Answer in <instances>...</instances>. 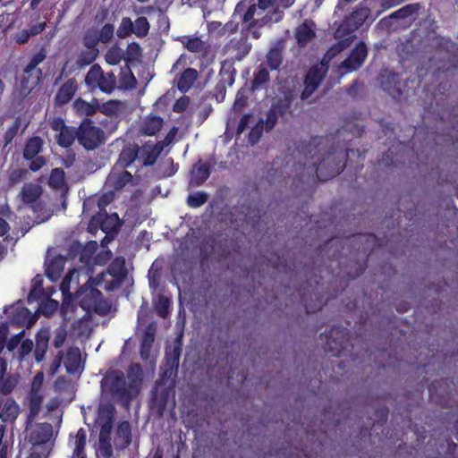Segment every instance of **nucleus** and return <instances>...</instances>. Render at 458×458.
Masks as SVG:
<instances>
[{
    "label": "nucleus",
    "mask_w": 458,
    "mask_h": 458,
    "mask_svg": "<svg viewBox=\"0 0 458 458\" xmlns=\"http://www.w3.org/2000/svg\"><path fill=\"white\" fill-rule=\"evenodd\" d=\"M211 165L199 160L192 168L191 183L195 186L202 184L210 174Z\"/></svg>",
    "instance_id": "obj_22"
},
{
    "label": "nucleus",
    "mask_w": 458,
    "mask_h": 458,
    "mask_svg": "<svg viewBox=\"0 0 458 458\" xmlns=\"http://www.w3.org/2000/svg\"><path fill=\"white\" fill-rule=\"evenodd\" d=\"M208 200V194L205 192H197L191 194L187 198V204L191 208H199Z\"/></svg>",
    "instance_id": "obj_51"
},
{
    "label": "nucleus",
    "mask_w": 458,
    "mask_h": 458,
    "mask_svg": "<svg viewBox=\"0 0 458 458\" xmlns=\"http://www.w3.org/2000/svg\"><path fill=\"white\" fill-rule=\"evenodd\" d=\"M106 273H110L112 276H115L117 277L124 278L126 276V268L124 267V259H116L110 265L108 271Z\"/></svg>",
    "instance_id": "obj_47"
},
{
    "label": "nucleus",
    "mask_w": 458,
    "mask_h": 458,
    "mask_svg": "<svg viewBox=\"0 0 458 458\" xmlns=\"http://www.w3.org/2000/svg\"><path fill=\"white\" fill-rule=\"evenodd\" d=\"M370 11L367 7H361L355 10L349 18V22L352 23L355 28L361 26L369 16Z\"/></svg>",
    "instance_id": "obj_42"
},
{
    "label": "nucleus",
    "mask_w": 458,
    "mask_h": 458,
    "mask_svg": "<svg viewBox=\"0 0 458 458\" xmlns=\"http://www.w3.org/2000/svg\"><path fill=\"white\" fill-rule=\"evenodd\" d=\"M149 30V23L146 17H139L133 22V33L137 37H145Z\"/></svg>",
    "instance_id": "obj_44"
},
{
    "label": "nucleus",
    "mask_w": 458,
    "mask_h": 458,
    "mask_svg": "<svg viewBox=\"0 0 458 458\" xmlns=\"http://www.w3.org/2000/svg\"><path fill=\"white\" fill-rule=\"evenodd\" d=\"M19 382V376L17 375H10L6 377H3L0 380V392L3 394H11Z\"/></svg>",
    "instance_id": "obj_43"
},
{
    "label": "nucleus",
    "mask_w": 458,
    "mask_h": 458,
    "mask_svg": "<svg viewBox=\"0 0 458 458\" xmlns=\"http://www.w3.org/2000/svg\"><path fill=\"white\" fill-rule=\"evenodd\" d=\"M13 448L12 437L5 435V426L0 425V458H7Z\"/></svg>",
    "instance_id": "obj_38"
},
{
    "label": "nucleus",
    "mask_w": 458,
    "mask_h": 458,
    "mask_svg": "<svg viewBox=\"0 0 458 458\" xmlns=\"http://www.w3.org/2000/svg\"><path fill=\"white\" fill-rule=\"evenodd\" d=\"M105 58L109 64H118L123 58V50L118 47H113L106 52Z\"/></svg>",
    "instance_id": "obj_49"
},
{
    "label": "nucleus",
    "mask_w": 458,
    "mask_h": 458,
    "mask_svg": "<svg viewBox=\"0 0 458 458\" xmlns=\"http://www.w3.org/2000/svg\"><path fill=\"white\" fill-rule=\"evenodd\" d=\"M142 376L143 372L140 364L133 363L128 368L127 377L129 382L127 385L134 397L140 393L142 384Z\"/></svg>",
    "instance_id": "obj_14"
},
{
    "label": "nucleus",
    "mask_w": 458,
    "mask_h": 458,
    "mask_svg": "<svg viewBox=\"0 0 458 458\" xmlns=\"http://www.w3.org/2000/svg\"><path fill=\"white\" fill-rule=\"evenodd\" d=\"M166 397H167V392L163 391L159 394H157L154 398L155 405L157 406V411L160 415H162L164 411L165 410Z\"/></svg>",
    "instance_id": "obj_59"
},
{
    "label": "nucleus",
    "mask_w": 458,
    "mask_h": 458,
    "mask_svg": "<svg viewBox=\"0 0 458 458\" xmlns=\"http://www.w3.org/2000/svg\"><path fill=\"white\" fill-rule=\"evenodd\" d=\"M131 182L132 175L131 173L124 170V168L114 165L106 180L105 188L114 191H121Z\"/></svg>",
    "instance_id": "obj_11"
},
{
    "label": "nucleus",
    "mask_w": 458,
    "mask_h": 458,
    "mask_svg": "<svg viewBox=\"0 0 458 458\" xmlns=\"http://www.w3.org/2000/svg\"><path fill=\"white\" fill-rule=\"evenodd\" d=\"M351 43L352 37L337 42L327 50L319 64L310 67L304 79V89L301 94L302 100L308 99L317 90L328 71V63Z\"/></svg>",
    "instance_id": "obj_2"
},
{
    "label": "nucleus",
    "mask_w": 458,
    "mask_h": 458,
    "mask_svg": "<svg viewBox=\"0 0 458 458\" xmlns=\"http://www.w3.org/2000/svg\"><path fill=\"white\" fill-rule=\"evenodd\" d=\"M86 431L80 428L77 431L74 440V450L72 458H86L85 445H86Z\"/></svg>",
    "instance_id": "obj_36"
},
{
    "label": "nucleus",
    "mask_w": 458,
    "mask_h": 458,
    "mask_svg": "<svg viewBox=\"0 0 458 458\" xmlns=\"http://www.w3.org/2000/svg\"><path fill=\"white\" fill-rule=\"evenodd\" d=\"M122 87L124 89H132L136 85V79L129 68L121 72Z\"/></svg>",
    "instance_id": "obj_52"
},
{
    "label": "nucleus",
    "mask_w": 458,
    "mask_h": 458,
    "mask_svg": "<svg viewBox=\"0 0 458 458\" xmlns=\"http://www.w3.org/2000/svg\"><path fill=\"white\" fill-rule=\"evenodd\" d=\"M46 275L53 282L59 279L62 271L64 268L65 258L57 256L53 259L47 257L46 260Z\"/></svg>",
    "instance_id": "obj_15"
},
{
    "label": "nucleus",
    "mask_w": 458,
    "mask_h": 458,
    "mask_svg": "<svg viewBox=\"0 0 458 458\" xmlns=\"http://www.w3.org/2000/svg\"><path fill=\"white\" fill-rule=\"evenodd\" d=\"M64 367L69 374L80 373L83 369L81 353L78 347H70L64 358Z\"/></svg>",
    "instance_id": "obj_13"
},
{
    "label": "nucleus",
    "mask_w": 458,
    "mask_h": 458,
    "mask_svg": "<svg viewBox=\"0 0 458 458\" xmlns=\"http://www.w3.org/2000/svg\"><path fill=\"white\" fill-rule=\"evenodd\" d=\"M181 352L182 342L178 337L174 340L173 346L168 347L165 352L166 361L172 369L178 367Z\"/></svg>",
    "instance_id": "obj_34"
},
{
    "label": "nucleus",
    "mask_w": 458,
    "mask_h": 458,
    "mask_svg": "<svg viewBox=\"0 0 458 458\" xmlns=\"http://www.w3.org/2000/svg\"><path fill=\"white\" fill-rule=\"evenodd\" d=\"M367 55L365 44L360 43L357 45L351 55L338 66L339 71L344 70V72H341V75L343 76L345 73L358 70L365 61Z\"/></svg>",
    "instance_id": "obj_10"
},
{
    "label": "nucleus",
    "mask_w": 458,
    "mask_h": 458,
    "mask_svg": "<svg viewBox=\"0 0 458 458\" xmlns=\"http://www.w3.org/2000/svg\"><path fill=\"white\" fill-rule=\"evenodd\" d=\"M57 143L64 148H68L72 145L75 139H77V131L72 127L63 129L56 136Z\"/></svg>",
    "instance_id": "obj_37"
},
{
    "label": "nucleus",
    "mask_w": 458,
    "mask_h": 458,
    "mask_svg": "<svg viewBox=\"0 0 458 458\" xmlns=\"http://www.w3.org/2000/svg\"><path fill=\"white\" fill-rule=\"evenodd\" d=\"M47 57L46 52L44 49H41L37 55H35L28 65L24 69L25 74H30L33 72H37L36 67L41 64Z\"/></svg>",
    "instance_id": "obj_48"
},
{
    "label": "nucleus",
    "mask_w": 458,
    "mask_h": 458,
    "mask_svg": "<svg viewBox=\"0 0 458 458\" xmlns=\"http://www.w3.org/2000/svg\"><path fill=\"white\" fill-rule=\"evenodd\" d=\"M381 85L386 91H388L390 94H394V92L399 93L400 89L397 87L398 75L390 71H385L381 73Z\"/></svg>",
    "instance_id": "obj_33"
},
{
    "label": "nucleus",
    "mask_w": 458,
    "mask_h": 458,
    "mask_svg": "<svg viewBox=\"0 0 458 458\" xmlns=\"http://www.w3.org/2000/svg\"><path fill=\"white\" fill-rule=\"evenodd\" d=\"M131 439V425L128 421H122L118 424L114 444L119 448L127 447Z\"/></svg>",
    "instance_id": "obj_25"
},
{
    "label": "nucleus",
    "mask_w": 458,
    "mask_h": 458,
    "mask_svg": "<svg viewBox=\"0 0 458 458\" xmlns=\"http://www.w3.org/2000/svg\"><path fill=\"white\" fill-rule=\"evenodd\" d=\"M263 121L260 120L254 128L251 129L249 134V140L251 142V144H255L259 141L262 130H263Z\"/></svg>",
    "instance_id": "obj_61"
},
{
    "label": "nucleus",
    "mask_w": 458,
    "mask_h": 458,
    "mask_svg": "<svg viewBox=\"0 0 458 458\" xmlns=\"http://www.w3.org/2000/svg\"><path fill=\"white\" fill-rule=\"evenodd\" d=\"M63 359H64L63 352L60 351V352H58L56 356L53 359V360L49 366V374L51 376H55L58 372V370L61 367Z\"/></svg>",
    "instance_id": "obj_62"
},
{
    "label": "nucleus",
    "mask_w": 458,
    "mask_h": 458,
    "mask_svg": "<svg viewBox=\"0 0 458 458\" xmlns=\"http://www.w3.org/2000/svg\"><path fill=\"white\" fill-rule=\"evenodd\" d=\"M284 42L278 41L267 54V63L271 70H276L282 64Z\"/></svg>",
    "instance_id": "obj_30"
},
{
    "label": "nucleus",
    "mask_w": 458,
    "mask_h": 458,
    "mask_svg": "<svg viewBox=\"0 0 458 458\" xmlns=\"http://www.w3.org/2000/svg\"><path fill=\"white\" fill-rule=\"evenodd\" d=\"M315 37L314 23L305 21L295 30V38L300 47H305Z\"/></svg>",
    "instance_id": "obj_19"
},
{
    "label": "nucleus",
    "mask_w": 458,
    "mask_h": 458,
    "mask_svg": "<svg viewBox=\"0 0 458 458\" xmlns=\"http://www.w3.org/2000/svg\"><path fill=\"white\" fill-rule=\"evenodd\" d=\"M199 78L196 69L187 68L177 76V88L182 92H188Z\"/></svg>",
    "instance_id": "obj_17"
},
{
    "label": "nucleus",
    "mask_w": 458,
    "mask_h": 458,
    "mask_svg": "<svg viewBox=\"0 0 458 458\" xmlns=\"http://www.w3.org/2000/svg\"><path fill=\"white\" fill-rule=\"evenodd\" d=\"M33 346L34 344L31 340L27 339L22 341L19 348L20 360H23L26 355L30 354L33 349Z\"/></svg>",
    "instance_id": "obj_63"
},
{
    "label": "nucleus",
    "mask_w": 458,
    "mask_h": 458,
    "mask_svg": "<svg viewBox=\"0 0 458 458\" xmlns=\"http://www.w3.org/2000/svg\"><path fill=\"white\" fill-rule=\"evenodd\" d=\"M190 104V98L187 96H182L178 98L173 106L174 112L181 113L186 110Z\"/></svg>",
    "instance_id": "obj_64"
},
{
    "label": "nucleus",
    "mask_w": 458,
    "mask_h": 458,
    "mask_svg": "<svg viewBox=\"0 0 458 458\" xmlns=\"http://www.w3.org/2000/svg\"><path fill=\"white\" fill-rule=\"evenodd\" d=\"M131 33H133V22L128 17L123 18L116 31L118 38H125Z\"/></svg>",
    "instance_id": "obj_46"
},
{
    "label": "nucleus",
    "mask_w": 458,
    "mask_h": 458,
    "mask_svg": "<svg viewBox=\"0 0 458 458\" xmlns=\"http://www.w3.org/2000/svg\"><path fill=\"white\" fill-rule=\"evenodd\" d=\"M98 41V32L95 30H89L83 38V46L86 48H97V43Z\"/></svg>",
    "instance_id": "obj_57"
},
{
    "label": "nucleus",
    "mask_w": 458,
    "mask_h": 458,
    "mask_svg": "<svg viewBox=\"0 0 458 458\" xmlns=\"http://www.w3.org/2000/svg\"><path fill=\"white\" fill-rule=\"evenodd\" d=\"M101 388L104 393L109 394L114 399L123 401L126 404L134 398L123 373L118 370L106 373L101 380Z\"/></svg>",
    "instance_id": "obj_5"
},
{
    "label": "nucleus",
    "mask_w": 458,
    "mask_h": 458,
    "mask_svg": "<svg viewBox=\"0 0 458 458\" xmlns=\"http://www.w3.org/2000/svg\"><path fill=\"white\" fill-rule=\"evenodd\" d=\"M99 220L101 223V229L106 233L114 232L121 225L120 218L116 213H113L111 215L105 214V216L103 214H100Z\"/></svg>",
    "instance_id": "obj_35"
},
{
    "label": "nucleus",
    "mask_w": 458,
    "mask_h": 458,
    "mask_svg": "<svg viewBox=\"0 0 458 458\" xmlns=\"http://www.w3.org/2000/svg\"><path fill=\"white\" fill-rule=\"evenodd\" d=\"M139 147L138 145H130L123 148L120 153L119 158L115 163L114 166L125 168L131 165L137 157H139Z\"/></svg>",
    "instance_id": "obj_24"
},
{
    "label": "nucleus",
    "mask_w": 458,
    "mask_h": 458,
    "mask_svg": "<svg viewBox=\"0 0 458 458\" xmlns=\"http://www.w3.org/2000/svg\"><path fill=\"white\" fill-rule=\"evenodd\" d=\"M42 72L40 69L37 70V74L31 77L30 74H27L28 77L23 76L21 80L20 89L18 90L19 97L23 98L27 97L32 89L38 83Z\"/></svg>",
    "instance_id": "obj_29"
},
{
    "label": "nucleus",
    "mask_w": 458,
    "mask_h": 458,
    "mask_svg": "<svg viewBox=\"0 0 458 458\" xmlns=\"http://www.w3.org/2000/svg\"><path fill=\"white\" fill-rule=\"evenodd\" d=\"M43 385L44 374L38 371L32 379L27 396L30 412L27 419L26 430L29 442L34 445L46 444L50 441L54 436V429L51 424L47 422L32 424V421L39 414L45 399Z\"/></svg>",
    "instance_id": "obj_1"
},
{
    "label": "nucleus",
    "mask_w": 458,
    "mask_h": 458,
    "mask_svg": "<svg viewBox=\"0 0 458 458\" xmlns=\"http://www.w3.org/2000/svg\"><path fill=\"white\" fill-rule=\"evenodd\" d=\"M114 30V29L112 24H109V23L105 24L102 27L100 32L98 33V38L99 41H101L103 43H107L113 38Z\"/></svg>",
    "instance_id": "obj_55"
},
{
    "label": "nucleus",
    "mask_w": 458,
    "mask_h": 458,
    "mask_svg": "<svg viewBox=\"0 0 458 458\" xmlns=\"http://www.w3.org/2000/svg\"><path fill=\"white\" fill-rule=\"evenodd\" d=\"M49 331L47 329H41L36 335V348L34 356L38 362L44 360L47 351L48 349Z\"/></svg>",
    "instance_id": "obj_23"
},
{
    "label": "nucleus",
    "mask_w": 458,
    "mask_h": 458,
    "mask_svg": "<svg viewBox=\"0 0 458 458\" xmlns=\"http://www.w3.org/2000/svg\"><path fill=\"white\" fill-rule=\"evenodd\" d=\"M44 140L38 136L30 138L23 148V158L30 161L29 168L37 172L41 169L47 164V158L45 157H37L43 148Z\"/></svg>",
    "instance_id": "obj_9"
},
{
    "label": "nucleus",
    "mask_w": 458,
    "mask_h": 458,
    "mask_svg": "<svg viewBox=\"0 0 458 458\" xmlns=\"http://www.w3.org/2000/svg\"><path fill=\"white\" fill-rule=\"evenodd\" d=\"M156 328L153 326H148L146 329L141 344L147 347H151L155 339Z\"/></svg>",
    "instance_id": "obj_60"
},
{
    "label": "nucleus",
    "mask_w": 458,
    "mask_h": 458,
    "mask_svg": "<svg viewBox=\"0 0 458 458\" xmlns=\"http://www.w3.org/2000/svg\"><path fill=\"white\" fill-rule=\"evenodd\" d=\"M76 90V82L73 80L67 81L61 86L57 94L55 95V102L60 105L68 103L74 96Z\"/></svg>",
    "instance_id": "obj_26"
},
{
    "label": "nucleus",
    "mask_w": 458,
    "mask_h": 458,
    "mask_svg": "<svg viewBox=\"0 0 458 458\" xmlns=\"http://www.w3.org/2000/svg\"><path fill=\"white\" fill-rule=\"evenodd\" d=\"M41 187L36 183H26L23 185L21 196L24 203H33L41 195Z\"/></svg>",
    "instance_id": "obj_32"
},
{
    "label": "nucleus",
    "mask_w": 458,
    "mask_h": 458,
    "mask_svg": "<svg viewBox=\"0 0 458 458\" xmlns=\"http://www.w3.org/2000/svg\"><path fill=\"white\" fill-rule=\"evenodd\" d=\"M74 334L81 339H87L91 334L89 318L84 315L74 325Z\"/></svg>",
    "instance_id": "obj_40"
},
{
    "label": "nucleus",
    "mask_w": 458,
    "mask_h": 458,
    "mask_svg": "<svg viewBox=\"0 0 458 458\" xmlns=\"http://www.w3.org/2000/svg\"><path fill=\"white\" fill-rule=\"evenodd\" d=\"M121 106V103L118 100H109L104 103L101 106H99L98 110H100L103 114H114L116 113Z\"/></svg>",
    "instance_id": "obj_56"
},
{
    "label": "nucleus",
    "mask_w": 458,
    "mask_h": 458,
    "mask_svg": "<svg viewBox=\"0 0 458 458\" xmlns=\"http://www.w3.org/2000/svg\"><path fill=\"white\" fill-rule=\"evenodd\" d=\"M347 333L344 328L332 329L328 335L326 351L332 352L334 356L340 355L342 351L345 348L344 342L346 340Z\"/></svg>",
    "instance_id": "obj_12"
},
{
    "label": "nucleus",
    "mask_w": 458,
    "mask_h": 458,
    "mask_svg": "<svg viewBox=\"0 0 458 458\" xmlns=\"http://www.w3.org/2000/svg\"><path fill=\"white\" fill-rule=\"evenodd\" d=\"M114 411L115 409L113 404L109 403H101L98 406L96 423L99 427H113Z\"/></svg>",
    "instance_id": "obj_21"
},
{
    "label": "nucleus",
    "mask_w": 458,
    "mask_h": 458,
    "mask_svg": "<svg viewBox=\"0 0 458 458\" xmlns=\"http://www.w3.org/2000/svg\"><path fill=\"white\" fill-rule=\"evenodd\" d=\"M93 283H95L96 285L102 287L104 290L107 292H112L116 289H118L122 283L123 278L114 276L110 275V273L101 272L98 275L96 278H93Z\"/></svg>",
    "instance_id": "obj_16"
},
{
    "label": "nucleus",
    "mask_w": 458,
    "mask_h": 458,
    "mask_svg": "<svg viewBox=\"0 0 458 458\" xmlns=\"http://www.w3.org/2000/svg\"><path fill=\"white\" fill-rule=\"evenodd\" d=\"M276 0H259L258 4H251L243 15L245 22L250 21L255 16L259 17L253 21V24L264 26L270 22H278L283 18V11L275 5Z\"/></svg>",
    "instance_id": "obj_4"
},
{
    "label": "nucleus",
    "mask_w": 458,
    "mask_h": 458,
    "mask_svg": "<svg viewBox=\"0 0 458 458\" xmlns=\"http://www.w3.org/2000/svg\"><path fill=\"white\" fill-rule=\"evenodd\" d=\"M269 81V72L264 64H259L253 79L252 87L258 89L264 86Z\"/></svg>",
    "instance_id": "obj_41"
},
{
    "label": "nucleus",
    "mask_w": 458,
    "mask_h": 458,
    "mask_svg": "<svg viewBox=\"0 0 458 458\" xmlns=\"http://www.w3.org/2000/svg\"><path fill=\"white\" fill-rule=\"evenodd\" d=\"M89 268L83 267L80 268H73L72 270L69 271V273L64 276V278L62 281V284L60 285V289L62 291L64 300L63 304L61 308V312L63 313L64 318H69L68 317V311L71 306V302L72 301V290H78L79 284H80V278L83 277L87 281V279L89 277Z\"/></svg>",
    "instance_id": "obj_6"
},
{
    "label": "nucleus",
    "mask_w": 458,
    "mask_h": 458,
    "mask_svg": "<svg viewBox=\"0 0 458 458\" xmlns=\"http://www.w3.org/2000/svg\"><path fill=\"white\" fill-rule=\"evenodd\" d=\"M187 50L192 53H200L207 49V44L196 36H183L180 39Z\"/></svg>",
    "instance_id": "obj_31"
},
{
    "label": "nucleus",
    "mask_w": 458,
    "mask_h": 458,
    "mask_svg": "<svg viewBox=\"0 0 458 458\" xmlns=\"http://www.w3.org/2000/svg\"><path fill=\"white\" fill-rule=\"evenodd\" d=\"M162 149L163 148L158 144H145L141 148H139V158L142 160L144 165H151L155 163Z\"/></svg>",
    "instance_id": "obj_20"
},
{
    "label": "nucleus",
    "mask_w": 458,
    "mask_h": 458,
    "mask_svg": "<svg viewBox=\"0 0 458 458\" xmlns=\"http://www.w3.org/2000/svg\"><path fill=\"white\" fill-rule=\"evenodd\" d=\"M126 55L129 60H138L141 56V49L139 44L133 42L128 45Z\"/></svg>",
    "instance_id": "obj_58"
},
{
    "label": "nucleus",
    "mask_w": 458,
    "mask_h": 458,
    "mask_svg": "<svg viewBox=\"0 0 458 458\" xmlns=\"http://www.w3.org/2000/svg\"><path fill=\"white\" fill-rule=\"evenodd\" d=\"M85 84L89 91L98 89L106 94H111L116 89V78L113 72H105L99 64H93L85 76Z\"/></svg>",
    "instance_id": "obj_7"
},
{
    "label": "nucleus",
    "mask_w": 458,
    "mask_h": 458,
    "mask_svg": "<svg viewBox=\"0 0 458 458\" xmlns=\"http://www.w3.org/2000/svg\"><path fill=\"white\" fill-rule=\"evenodd\" d=\"M98 55V48H86L81 50L78 59L77 64L81 67L87 66L92 64Z\"/></svg>",
    "instance_id": "obj_39"
},
{
    "label": "nucleus",
    "mask_w": 458,
    "mask_h": 458,
    "mask_svg": "<svg viewBox=\"0 0 458 458\" xmlns=\"http://www.w3.org/2000/svg\"><path fill=\"white\" fill-rule=\"evenodd\" d=\"M77 140L87 150H94L105 142V132L92 125L89 120L81 123L77 130Z\"/></svg>",
    "instance_id": "obj_8"
},
{
    "label": "nucleus",
    "mask_w": 458,
    "mask_h": 458,
    "mask_svg": "<svg viewBox=\"0 0 458 458\" xmlns=\"http://www.w3.org/2000/svg\"><path fill=\"white\" fill-rule=\"evenodd\" d=\"M92 280L94 279L89 276L86 283L77 290L75 297L82 310H93L102 316L107 315L112 310V305L108 301L103 299L101 292L96 288L97 285Z\"/></svg>",
    "instance_id": "obj_3"
},
{
    "label": "nucleus",
    "mask_w": 458,
    "mask_h": 458,
    "mask_svg": "<svg viewBox=\"0 0 458 458\" xmlns=\"http://www.w3.org/2000/svg\"><path fill=\"white\" fill-rule=\"evenodd\" d=\"M270 108H272L279 116H281L290 108V101L288 98L277 99L274 101Z\"/></svg>",
    "instance_id": "obj_54"
},
{
    "label": "nucleus",
    "mask_w": 458,
    "mask_h": 458,
    "mask_svg": "<svg viewBox=\"0 0 458 458\" xmlns=\"http://www.w3.org/2000/svg\"><path fill=\"white\" fill-rule=\"evenodd\" d=\"M49 185L55 189H60L64 184V172L61 168L52 170L49 177Z\"/></svg>",
    "instance_id": "obj_45"
},
{
    "label": "nucleus",
    "mask_w": 458,
    "mask_h": 458,
    "mask_svg": "<svg viewBox=\"0 0 458 458\" xmlns=\"http://www.w3.org/2000/svg\"><path fill=\"white\" fill-rule=\"evenodd\" d=\"M20 413L19 404L12 398H8L3 406L0 418L4 422H13Z\"/></svg>",
    "instance_id": "obj_28"
},
{
    "label": "nucleus",
    "mask_w": 458,
    "mask_h": 458,
    "mask_svg": "<svg viewBox=\"0 0 458 458\" xmlns=\"http://www.w3.org/2000/svg\"><path fill=\"white\" fill-rule=\"evenodd\" d=\"M59 303L57 301L53 299H47L43 301L38 307V311L46 316H51L55 311L57 310Z\"/></svg>",
    "instance_id": "obj_50"
},
{
    "label": "nucleus",
    "mask_w": 458,
    "mask_h": 458,
    "mask_svg": "<svg viewBox=\"0 0 458 458\" xmlns=\"http://www.w3.org/2000/svg\"><path fill=\"white\" fill-rule=\"evenodd\" d=\"M73 108L80 115H93L99 108L98 99L94 98L91 102H87L82 98L76 99L73 104Z\"/></svg>",
    "instance_id": "obj_27"
},
{
    "label": "nucleus",
    "mask_w": 458,
    "mask_h": 458,
    "mask_svg": "<svg viewBox=\"0 0 458 458\" xmlns=\"http://www.w3.org/2000/svg\"><path fill=\"white\" fill-rule=\"evenodd\" d=\"M164 123L163 119L158 115L149 114L141 121L140 132L147 136H153L160 131Z\"/></svg>",
    "instance_id": "obj_18"
},
{
    "label": "nucleus",
    "mask_w": 458,
    "mask_h": 458,
    "mask_svg": "<svg viewBox=\"0 0 458 458\" xmlns=\"http://www.w3.org/2000/svg\"><path fill=\"white\" fill-rule=\"evenodd\" d=\"M326 163H327L326 159H323V160L319 163V165H318V168L316 169L317 177H318L319 180H323V181H325V180H327V178H329V177H334L335 175L338 174H339V172H340V168H341V167H340V166H335V167H333V168L330 170V172H329V174H328L325 175V174H323V169H324V167H325V165H326Z\"/></svg>",
    "instance_id": "obj_53"
}]
</instances>
